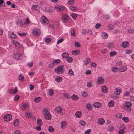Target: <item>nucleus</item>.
Masks as SVG:
<instances>
[{
    "label": "nucleus",
    "instance_id": "1",
    "mask_svg": "<svg viewBox=\"0 0 134 134\" xmlns=\"http://www.w3.org/2000/svg\"><path fill=\"white\" fill-rule=\"evenodd\" d=\"M64 66L60 65L55 68V72L58 74H62L64 72Z\"/></svg>",
    "mask_w": 134,
    "mask_h": 134
},
{
    "label": "nucleus",
    "instance_id": "2",
    "mask_svg": "<svg viewBox=\"0 0 134 134\" xmlns=\"http://www.w3.org/2000/svg\"><path fill=\"white\" fill-rule=\"evenodd\" d=\"M132 106L131 103L129 102H126L125 103V106L124 109V110H126L127 112H129L131 110V107Z\"/></svg>",
    "mask_w": 134,
    "mask_h": 134
},
{
    "label": "nucleus",
    "instance_id": "3",
    "mask_svg": "<svg viewBox=\"0 0 134 134\" xmlns=\"http://www.w3.org/2000/svg\"><path fill=\"white\" fill-rule=\"evenodd\" d=\"M61 62V60L59 59L54 60L53 61V62L49 64V67L52 68L55 65L59 64Z\"/></svg>",
    "mask_w": 134,
    "mask_h": 134
},
{
    "label": "nucleus",
    "instance_id": "4",
    "mask_svg": "<svg viewBox=\"0 0 134 134\" xmlns=\"http://www.w3.org/2000/svg\"><path fill=\"white\" fill-rule=\"evenodd\" d=\"M13 57L15 59L19 60L21 59L23 56L21 54L18 52L14 54Z\"/></svg>",
    "mask_w": 134,
    "mask_h": 134
},
{
    "label": "nucleus",
    "instance_id": "5",
    "mask_svg": "<svg viewBox=\"0 0 134 134\" xmlns=\"http://www.w3.org/2000/svg\"><path fill=\"white\" fill-rule=\"evenodd\" d=\"M68 16L67 14H63L61 17V20L64 23H67L68 21Z\"/></svg>",
    "mask_w": 134,
    "mask_h": 134
},
{
    "label": "nucleus",
    "instance_id": "6",
    "mask_svg": "<svg viewBox=\"0 0 134 134\" xmlns=\"http://www.w3.org/2000/svg\"><path fill=\"white\" fill-rule=\"evenodd\" d=\"M63 110H62L61 107L59 106L57 107L55 109V113H60L62 115L64 114Z\"/></svg>",
    "mask_w": 134,
    "mask_h": 134
},
{
    "label": "nucleus",
    "instance_id": "7",
    "mask_svg": "<svg viewBox=\"0 0 134 134\" xmlns=\"http://www.w3.org/2000/svg\"><path fill=\"white\" fill-rule=\"evenodd\" d=\"M42 23L44 25H46L48 23V21L47 19L44 16H42L41 18Z\"/></svg>",
    "mask_w": 134,
    "mask_h": 134
},
{
    "label": "nucleus",
    "instance_id": "8",
    "mask_svg": "<svg viewBox=\"0 0 134 134\" xmlns=\"http://www.w3.org/2000/svg\"><path fill=\"white\" fill-rule=\"evenodd\" d=\"M12 43L17 48H18L21 47L20 44L17 41H15L14 40H12L11 41Z\"/></svg>",
    "mask_w": 134,
    "mask_h": 134
},
{
    "label": "nucleus",
    "instance_id": "9",
    "mask_svg": "<svg viewBox=\"0 0 134 134\" xmlns=\"http://www.w3.org/2000/svg\"><path fill=\"white\" fill-rule=\"evenodd\" d=\"M8 35L9 37L13 39H15L17 37V35L14 34V32L11 31H9L8 32Z\"/></svg>",
    "mask_w": 134,
    "mask_h": 134
},
{
    "label": "nucleus",
    "instance_id": "10",
    "mask_svg": "<svg viewBox=\"0 0 134 134\" xmlns=\"http://www.w3.org/2000/svg\"><path fill=\"white\" fill-rule=\"evenodd\" d=\"M55 8L56 10L57 11H62L64 10L65 9V7L62 6L59 7L55 6Z\"/></svg>",
    "mask_w": 134,
    "mask_h": 134
},
{
    "label": "nucleus",
    "instance_id": "11",
    "mask_svg": "<svg viewBox=\"0 0 134 134\" xmlns=\"http://www.w3.org/2000/svg\"><path fill=\"white\" fill-rule=\"evenodd\" d=\"M12 119V116L10 114L5 115L4 118V120L6 121H8Z\"/></svg>",
    "mask_w": 134,
    "mask_h": 134
},
{
    "label": "nucleus",
    "instance_id": "12",
    "mask_svg": "<svg viewBox=\"0 0 134 134\" xmlns=\"http://www.w3.org/2000/svg\"><path fill=\"white\" fill-rule=\"evenodd\" d=\"M40 35V31L39 29L37 28L34 29V35L38 36Z\"/></svg>",
    "mask_w": 134,
    "mask_h": 134
},
{
    "label": "nucleus",
    "instance_id": "13",
    "mask_svg": "<svg viewBox=\"0 0 134 134\" xmlns=\"http://www.w3.org/2000/svg\"><path fill=\"white\" fill-rule=\"evenodd\" d=\"M129 43L127 41H124L122 42L121 44V46L124 48H126L129 46Z\"/></svg>",
    "mask_w": 134,
    "mask_h": 134
},
{
    "label": "nucleus",
    "instance_id": "14",
    "mask_svg": "<svg viewBox=\"0 0 134 134\" xmlns=\"http://www.w3.org/2000/svg\"><path fill=\"white\" fill-rule=\"evenodd\" d=\"M97 82L98 84H101L104 82V80L102 77H99Z\"/></svg>",
    "mask_w": 134,
    "mask_h": 134
},
{
    "label": "nucleus",
    "instance_id": "15",
    "mask_svg": "<svg viewBox=\"0 0 134 134\" xmlns=\"http://www.w3.org/2000/svg\"><path fill=\"white\" fill-rule=\"evenodd\" d=\"M28 107V105L26 103H22V104L21 106V109L23 110H25V109H26Z\"/></svg>",
    "mask_w": 134,
    "mask_h": 134
},
{
    "label": "nucleus",
    "instance_id": "16",
    "mask_svg": "<svg viewBox=\"0 0 134 134\" xmlns=\"http://www.w3.org/2000/svg\"><path fill=\"white\" fill-rule=\"evenodd\" d=\"M44 117L45 119L47 120H50L51 118V116L50 114H46L44 115Z\"/></svg>",
    "mask_w": 134,
    "mask_h": 134
},
{
    "label": "nucleus",
    "instance_id": "17",
    "mask_svg": "<svg viewBox=\"0 0 134 134\" xmlns=\"http://www.w3.org/2000/svg\"><path fill=\"white\" fill-rule=\"evenodd\" d=\"M8 91L11 94H14L18 91L17 87H15V90L13 89H10L8 90Z\"/></svg>",
    "mask_w": 134,
    "mask_h": 134
},
{
    "label": "nucleus",
    "instance_id": "18",
    "mask_svg": "<svg viewBox=\"0 0 134 134\" xmlns=\"http://www.w3.org/2000/svg\"><path fill=\"white\" fill-rule=\"evenodd\" d=\"M121 90L119 88H116L114 90V93L116 95H119L121 92Z\"/></svg>",
    "mask_w": 134,
    "mask_h": 134
},
{
    "label": "nucleus",
    "instance_id": "19",
    "mask_svg": "<svg viewBox=\"0 0 134 134\" xmlns=\"http://www.w3.org/2000/svg\"><path fill=\"white\" fill-rule=\"evenodd\" d=\"M16 23L17 25L20 24V26L22 27H25V26H24V24H23V23L21 22V21L19 19L17 21H16Z\"/></svg>",
    "mask_w": 134,
    "mask_h": 134
},
{
    "label": "nucleus",
    "instance_id": "20",
    "mask_svg": "<svg viewBox=\"0 0 134 134\" xmlns=\"http://www.w3.org/2000/svg\"><path fill=\"white\" fill-rule=\"evenodd\" d=\"M43 111L44 112V115H45L46 114H48L50 113L49 109L47 108H44L43 109Z\"/></svg>",
    "mask_w": 134,
    "mask_h": 134
},
{
    "label": "nucleus",
    "instance_id": "21",
    "mask_svg": "<svg viewBox=\"0 0 134 134\" xmlns=\"http://www.w3.org/2000/svg\"><path fill=\"white\" fill-rule=\"evenodd\" d=\"M101 105L102 104L98 102H96L94 103V106L96 108L100 107Z\"/></svg>",
    "mask_w": 134,
    "mask_h": 134
},
{
    "label": "nucleus",
    "instance_id": "22",
    "mask_svg": "<svg viewBox=\"0 0 134 134\" xmlns=\"http://www.w3.org/2000/svg\"><path fill=\"white\" fill-rule=\"evenodd\" d=\"M90 59L89 58H86L84 60V64L85 65L89 63L90 62Z\"/></svg>",
    "mask_w": 134,
    "mask_h": 134
},
{
    "label": "nucleus",
    "instance_id": "23",
    "mask_svg": "<svg viewBox=\"0 0 134 134\" xmlns=\"http://www.w3.org/2000/svg\"><path fill=\"white\" fill-rule=\"evenodd\" d=\"M101 88L104 93H105L107 92L108 88L107 87L105 86H102L101 87Z\"/></svg>",
    "mask_w": 134,
    "mask_h": 134
},
{
    "label": "nucleus",
    "instance_id": "24",
    "mask_svg": "<svg viewBox=\"0 0 134 134\" xmlns=\"http://www.w3.org/2000/svg\"><path fill=\"white\" fill-rule=\"evenodd\" d=\"M105 121L104 119L102 118L99 119L98 121V123L99 124L102 125L104 122Z\"/></svg>",
    "mask_w": 134,
    "mask_h": 134
},
{
    "label": "nucleus",
    "instance_id": "25",
    "mask_svg": "<svg viewBox=\"0 0 134 134\" xmlns=\"http://www.w3.org/2000/svg\"><path fill=\"white\" fill-rule=\"evenodd\" d=\"M127 69V68L125 66L121 67L119 69L120 71L121 72H124Z\"/></svg>",
    "mask_w": 134,
    "mask_h": 134
},
{
    "label": "nucleus",
    "instance_id": "26",
    "mask_svg": "<svg viewBox=\"0 0 134 134\" xmlns=\"http://www.w3.org/2000/svg\"><path fill=\"white\" fill-rule=\"evenodd\" d=\"M41 98L40 97H38L35 98L34 101L36 103H38L41 101Z\"/></svg>",
    "mask_w": 134,
    "mask_h": 134
},
{
    "label": "nucleus",
    "instance_id": "27",
    "mask_svg": "<svg viewBox=\"0 0 134 134\" xmlns=\"http://www.w3.org/2000/svg\"><path fill=\"white\" fill-rule=\"evenodd\" d=\"M80 52L78 50L72 51V54L74 55H77Z\"/></svg>",
    "mask_w": 134,
    "mask_h": 134
},
{
    "label": "nucleus",
    "instance_id": "28",
    "mask_svg": "<svg viewBox=\"0 0 134 134\" xmlns=\"http://www.w3.org/2000/svg\"><path fill=\"white\" fill-rule=\"evenodd\" d=\"M66 125V123L65 121H63L61 123V128L62 129H64Z\"/></svg>",
    "mask_w": 134,
    "mask_h": 134
},
{
    "label": "nucleus",
    "instance_id": "29",
    "mask_svg": "<svg viewBox=\"0 0 134 134\" xmlns=\"http://www.w3.org/2000/svg\"><path fill=\"white\" fill-rule=\"evenodd\" d=\"M111 70L112 72H116L119 70L118 68L117 67L115 66L112 67L111 68Z\"/></svg>",
    "mask_w": 134,
    "mask_h": 134
},
{
    "label": "nucleus",
    "instance_id": "30",
    "mask_svg": "<svg viewBox=\"0 0 134 134\" xmlns=\"http://www.w3.org/2000/svg\"><path fill=\"white\" fill-rule=\"evenodd\" d=\"M37 123L38 125L40 126H41L42 124V120L40 118H38L37 119Z\"/></svg>",
    "mask_w": 134,
    "mask_h": 134
},
{
    "label": "nucleus",
    "instance_id": "31",
    "mask_svg": "<svg viewBox=\"0 0 134 134\" xmlns=\"http://www.w3.org/2000/svg\"><path fill=\"white\" fill-rule=\"evenodd\" d=\"M62 56L64 58H67L68 56V54L66 52H64L62 54Z\"/></svg>",
    "mask_w": 134,
    "mask_h": 134
},
{
    "label": "nucleus",
    "instance_id": "32",
    "mask_svg": "<svg viewBox=\"0 0 134 134\" xmlns=\"http://www.w3.org/2000/svg\"><path fill=\"white\" fill-rule=\"evenodd\" d=\"M71 98L72 100H77L79 98L78 97L77 95L73 94L71 97Z\"/></svg>",
    "mask_w": 134,
    "mask_h": 134
},
{
    "label": "nucleus",
    "instance_id": "33",
    "mask_svg": "<svg viewBox=\"0 0 134 134\" xmlns=\"http://www.w3.org/2000/svg\"><path fill=\"white\" fill-rule=\"evenodd\" d=\"M102 37L104 39H106L108 37V35L107 33L103 32L102 35Z\"/></svg>",
    "mask_w": 134,
    "mask_h": 134
},
{
    "label": "nucleus",
    "instance_id": "34",
    "mask_svg": "<svg viewBox=\"0 0 134 134\" xmlns=\"http://www.w3.org/2000/svg\"><path fill=\"white\" fill-rule=\"evenodd\" d=\"M62 78L60 76L57 77L55 79V81L58 82H60L62 81Z\"/></svg>",
    "mask_w": 134,
    "mask_h": 134
},
{
    "label": "nucleus",
    "instance_id": "35",
    "mask_svg": "<svg viewBox=\"0 0 134 134\" xmlns=\"http://www.w3.org/2000/svg\"><path fill=\"white\" fill-rule=\"evenodd\" d=\"M81 112L77 111L75 115L77 117L79 118L81 117Z\"/></svg>",
    "mask_w": 134,
    "mask_h": 134
},
{
    "label": "nucleus",
    "instance_id": "36",
    "mask_svg": "<svg viewBox=\"0 0 134 134\" xmlns=\"http://www.w3.org/2000/svg\"><path fill=\"white\" fill-rule=\"evenodd\" d=\"M69 8L71 10L74 12H76L77 10V9L76 7L73 6H70Z\"/></svg>",
    "mask_w": 134,
    "mask_h": 134
},
{
    "label": "nucleus",
    "instance_id": "37",
    "mask_svg": "<svg viewBox=\"0 0 134 134\" xmlns=\"http://www.w3.org/2000/svg\"><path fill=\"white\" fill-rule=\"evenodd\" d=\"M71 16L72 18L74 19L75 20L77 16V14L74 13H72L71 14Z\"/></svg>",
    "mask_w": 134,
    "mask_h": 134
},
{
    "label": "nucleus",
    "instance_id": "38",
    "mask_svg": "<svg viewBox=\"0 0 134 134\" xmlns=\"http://www.w3.org/2000/svg\"><path fill=\"white\" fill-rule=\"evenodd\" d=\"M26 21L23 24H24V26H25L24 25L29 24L30 23V21L29 19L28 18H26Z\"/></svg>",
    "mask_w": 134,
    "mask_h": 134
},
{
    "label": "nucleus",
    "instance_id": "39",
    "mask_svg": "<svg viewBox=\"0 0 134 134\" xmlns=\"http://www.w3.org/2000/svg\"><path fill=\"white\" fill-rule=\"evenodd\" d=\"M19 123V121L18 119H16L14 123V125L15 126H17L18 125Z\"/></svg>",
    "mask_w": 134,
    "mask_h": 134
},
{
    "label": "nucleus",
    "instance_id": "40",
    "mask_svg": "<svg viewBox=\"0 0 134 134\" xmlns=\"http://www.w3.org/2000/svg\"><path fill=\"white\" fill-rule=\"evenodd\" d=\"M67 61L69 63L71 62L73 60L72 58L70 57H68L67 58Z\"/></svg>",
    "mask_w": 134,
    "mask_h": 134
},
{
    "label": "nucleus",
    "instance_id": "41",
    "mask_svg": "<svg viewBox=\"0 0 134 134\" xmlns=\"http://www.w3.org/2000/svg\"><path fill=\"white\" fill-rule=\"evenodd\" d=\"M114 45L112 43H109L108 45V47L109 49H112L114 48Z\"/></svg>",
    "mask_w": 134,
    "mask_h": 134
},
{
    "label": "nucleus",
    "instance_id": "42",
    "mask_svg": "<svg viewBox=\"0 0 134 134\" xmlns=\"http://www.w3.org/2000/svg\"><path fill=\"white\" fill-rule=\"evenodd\" d=\"M19 80L21 81H24V76L21 74L19 75Z\"/></svg>",
    "mask_w": 134,
    "mask_h": 134
},
{
    "label": "nucleus",
    "instance_id": "43",
    "mask_svg": "<svg viewBox=\"0 0 134 134\" xmlns=\"http://www.w3.org/2000/svg\"><path fill=\"white\" fill-rule=\"evenodd\" d=\"M122 120L126 123H127L129 121V119L127 117H123L122 118Z\"/></svg>",
    "mask_w": 134,
    "mask_h": 134
},
{
    "label": "nucleus",
    "instance_id": "44",
    "mask_svg": "<svg viewBox=\"0 0 134 134\" xmlns=\"http://www.w3.org/2000/svg\"><path fill=\"white\" fill-rule=\"evenodd\" d=\"M71 36L73 37H74L75 36V30L74 29H72L71 30Z\"/></svg>",
    "mask_w": 134,
    "mask_h": 134
},
{
    "label": "nucleus",
    "instance_id": "45",
    "mask_svg": "<svg viewBox=\"0 0 134 134\" xmlns=\"http://www.w3.org/2000/svg\"><path fill=\"white\" fill-rule=\"evenodd\" d=\"M48 130L49 132H53L54 131L53 128L51 126H50L49 127Z\"/></svg>",
    "mask_w": 134,
    "mask_h": 134
},
{
    "label": "nucleus",
    "instance_id": "46",
    "mask_svg": "<svg viewBox=\"0 0 134 134\" xmlns=\"http://www.w3.org/2000/svg\"><path fill=\"white\" fill-rule=\"evenodd\" d=\"M117 54V53L115 51L111 52L110 53V56H113Z\"/></svg>",
    "mask_w": 134,
    "mask_h": 134
},
{
    "label": "nucleus",
    "instance_id": "47",
    "mask_svg": "<svg viewBox=\"0 0 134 134\" xmlns=\"http://www.w3.org/2000/svg\"><path fill=\"white\" fill-rule=\"evenodd\" d=\"M114 103L112 101L109 102L108 103V105L109 107H112L114 105Z\"/></svg>",
    "mask_w": 134,
    "mask_h": 134
},
{
    "label": "nucleus",
    "instance_id": "48",
    "mask_svg": "<svg viewBox=\"0 0 134 134\" xmlns=\"http://www.w3.org/2000/svg\"><path fill=\"white\" fill-rule=\"evenodd\" d=\"M51 41V39L49 38H47L45 39V41L47 43H49Z\"/></svg>",
    "mask_w": 134,
    "mask_h": 134
},
{
    "label": "nucleus",
    "instance_id": "49",
    "mask_svg": "<svg viewBox=\"0 0 134 134\" xmlns=\"http://www.w3.org/2000/svg\"><path fill=\"white\" fill-rule=\"evenodd\" d=\"M53 91L52 89H50L49 91V94L51 96H52L53 94Z\"/></svg>",
    "mask_w": 134,
    "mask_h": 134
},
{
    "label": "nucleus",
    "instance_id": "50",
    "mask_svg": "<svg viewBox=\"0 0 134 134\" xmlns=\"http://www.w3.org/2000/svg\"><path fill=\"white\" fill-rule=\"evenodd\" d=\"M63 95L64 96V97L66 98H70V96L68 94L64 93L63 94Z\"/></svg>",
    "mask_w": 134,
    "mask_h": 134
},
{
    "label": "nucleus",
    "instance_id": "51",
    "mask_svg": "<svg viewBox=\"0 0 134 134\" xmlns=\"http://www.w3.org/2000/svg\"><path fill=\"white\" fill-rule=\"evenodd\" d=\"M116 65L117 66H121L122 64V62L120 61H119L116 63Z\"/></svg>",
    "mask_w": 134,
    "mask_h": 134
},
{
    "label": "nucleus",
    "instance_id": "52",
    "mask_svg": "<svg viewBox=\"0 0 134 134\" xmlns=\"http://www.w3.org/2000/svg\"><path fill=\"white\" fill-rule=\"evenodd\" d=\"M101 25L100 23H97L95 25V28L97 29H98L100 27Z\"/></svg>",
    "mask_w": 134,
    "mask_h": 134
},
{
    "label": "nucleus",
    "instance_id": "53",
    "mask_svg": "<svg viewBox=\"0 0 134 134\" xmlns=\"http://www.w3.org/2000/svg\"><path fill=\"white\" fill-rule=\"evenodd\" d=\"M18 34L19 36H24L26 35V33H21L20 32H19Z\"/></svg>",
    "mask_w": 134,
    "mask_h": 134
},
{
    "label": "nucleus",
    "instance_id": "54",
    "mask_svg": "<svg viewBox=\"0 0 134 134\" xmlns=\"http://www.w3.org/2000/svg\"><path fill=\"white\" fill-rule=\"evenodd\" d=\"M26 116L27 118H31V114L29 112H25Z\"/></svg>",
    "mask_w": 134,
    "mask_h": 134
},
{
    "label": "nucleus",
    "instance_id": "55",
    "mask_svg": "<svg viewBox=\"0 0 134 134\" xmlns=\"http://www.w3.org/2000/svg\"><path fill=\"white\" fill-rule=\"evenodd\" d=\"M86 108L88 110H90L91 109V105L90 104H88L86 105Z\"/></svg>",
    "mask_w": 134,
    "mask_h": 134
},
{
    "label": "nucleus",
    "instance_id": "56",
    "mask_svg": "<svg viewBox=\"0 0 134 134\" xmlns=\"http://www.w3.org/2000/svg\"><path fill=\"white\" fill-rule=\"evenodd\" d=\"M80 124L82 126H84L85 125L86 123L83 120H81L80 121Z\"/></svg>",
    "mask_w": 134,
    "mask_h": 134
},
{
    "label": "nucleus",
    "instance_id": "57",
    "mask_svg": "<svg viewBox=\"0 0 134 134\" xmlns=\"http://www.w3.org/2000/svg\"><path fill=\"white\" fill-rule=\"evenodd\" d=\"M19 98V96L18 95H16L14 98V100L15 101H17Z\"/></svg>",
    "mask_w": 134,
    "mask_h": 134
},
{
    "label": "nucleus",
    "instance_id": "58",
    "mask_svg": "<svg viewBox=\"0 0 134 134\" xmlns=\"http://www.w3.org/2000/svg\"><path fill=\"white\" fill-rule=\"evenodd\" d=\"M74 0H70L68 1V3L69 5H71L74 3Z\"/></svg>",
    "mask_w": 134,
    "mask_h": 134
},
{
    "label": "nucleus",
    "instance_id": "59",
    "mask_svg": "<svg viewBox=\"0 0 134 134\" xmlns=\"http://www.w3.org/2000/svg\"><path fill=\"white\" fill-rule=\"evenodd\" d=\"M69 74L71 75H72L73 74V72L72 69H70L69 70Z\"/></svg>",
    "mask_w": 134,
    "mask_h": 134
},
{
    "label": "nucleus",
    "instance_id": "60",
    "mask_svg": "<svg viewBox=\"0 0 134 134\" xmlns=\"http://www.w3.org/2000/svg\"><path fill=\"white\" fill-rule=\"evenodd\" d=\"M64 41V39L63 38H61L57 42V44H59L60 43H61L62 42H63Z\"/></svg>",
    "mask_w": 134,
    "mask_h": 134
},
{
    "label": "nucleus",
    "instance_id": "61",
    "mask_svg": "<svg viewBox=\"0 0 134 134\" xmlns=\"http://www.w3.org/2000/svg\"><path fill=\"white\" fill-rule=\"evenodd\" d=\"M75 46L76 47H80L81 46L80 44L78 42H75Z\"/></svg>",
    "mask_w": 134,
    "mask_h": 134
},
{
    "label": "nucleus",
    "instance_id": "62",
    "mask_svg": "<svg viewBox=\"0 0 134 134\" xmlns=\"http://www.w3.org/2000/svg\"><path fill=\"white\" fill-rule=\"evenodd\" d=\"M91 130V129H90L87 130L85 132V134H89Z\"/></svg>",
    "mask_w": 134,
    "mask_h": 134
},
{
    "label": "nucleus",
    "instance_id": "63",
    "mask_svg": "<svg viewBox=\"0 0 134 134\" xmlns=\"http://www.w3.org/2000/svg\"><path fill=\"white\" fill-rule=\"evenodd\" d=\"M91 71L90 70H86L85 72L86 75L90 74H91Z\"/></svg>",
    "mask_w": 134,
    "mask_h": 134
},
{
    "label": "nucleus",
    "instance_id": "64",
    "mask_svg": "<svg viewBox=\"0 0 134 134\" xmlns=\"http://www.w3.org/2000/svg\"><path fill=\"white\" fill-rule=\"evenodd\" d=\"M33 64V62H31L28 63H27V65L30 67H32V66Z\"/></svg>",
    "mask_w": 134,
    "mask_h": 134
}]
</instances>
